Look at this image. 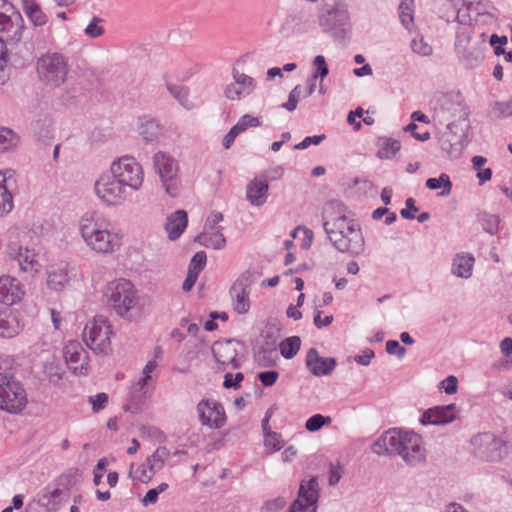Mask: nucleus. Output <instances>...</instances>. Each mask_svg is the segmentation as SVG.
Instances as JSON below:
<instances>
[{
    "label": "nucleus",
    "instance_id": "69168bd1",
    "mask_svg": "<svg viewBox=\"0 0 512 512\" xmlns=\"http://www.w3.org/2000/svg\"><path fill=\"white\" fill-rule=\"evenodd\" d=\"M506 43H507V37L506 36L499 37L498 35L493 34L490 37V44H491V46H493L494 52H495V54L497 56L505 54V50L503 48V45H505Z\"/></svg>",
    "mask_w": 512,
    "mask_h": 512
},
{
    "label": "nucleus",
    "instance_id": "b1692460",
    "mask_svg": "<svg viewBox=\"0 0 512 512\" xmlns=\"http://www.w3.org/2000/svg\"><path fill=\"white\" fill-rule=\"evenodd\" d=\"M137 131L146 143H151L160 139L164 128L156 119L143 116L137 120Z\"/></svg>",
    "mask_w": 512,
    "mask_h": 512
},
{
    "label": "nucleus",
    "instance_id": "7c9ffc66",
    "mask_svg": "<svg viewBox=\"0 0 512 512\" xmlns=\"http://www.w3.org/2000/svg\"><path fill=\"white\" fill-rule=\"evenodd\" d=\"M21 330L22 324L17 315L7 311L0 313V336L11 338L17 335Z\"/></svg>",
    "mask_w": 512,
    "mask_h": 512
},
{
    "label": "nucleus",
    "instance_id": "f03ea898",
    "mask_svg": "<svg viewBox=\"0 0 512 512\" xmlns=\"http://www.w3.org/2000/svg\"><path fill=\"white\" fill-rule=\"evenodd\" d=\"M377 455H398L409 466H419L426 461V448L422 437L410 431L391 429L382 434L372 445Z\"/></svg>",
    "mask_w": 512,
    "mask_h": 512
},
{
    "label": "nucleus",
    "instance_id": "4d7b16f0",
    "mask_svg": "<svg viewBox=\"0 0 512 512\" xmlns=\"http://www.w3.org/2000/svg\"><path fill=\"white\" fill-rule=\"evenodd\" d=\"M301 96V86L296 85L289 93L288 101L281 105L282 108L292 112L297 108Z\"/></svg>",
    "mask_w": 512,
    "mask_h": 512
},
{
    "label": "nucleus",
    "instance_id": "8fccbe9b",
    "mask_svg": "<svg viewBox=\"0 0 512 512\" xmlns=\"http://www.w3.org/2000/svg\"><path fill=\"white\" fill-rule=\"evenodd\" d=\"M223 221V214L218 211H212L205 222L203 231H223L220 223Z\"/></svg>",
    "mask_w": 512,
    "mask_h": 512
},
{
    "label": "nucleus",
    "instance_id": "a211bd4d",
    "mask_svg": "<svg viewBox=\"0 0 512 512\" xmlns=\"http://www.w3.org/2000/svg\"><path fill=\"white\" fill-rule=\"evenodd\" d=\"M66 363L75 375H86L89 371V355L77 340L66 343L63 349Z\"/></svg>",
    "mask_w": 512,
    "mask_h": 512
},
{
    "label": "nucleus",
    "instance_id": "338daca9",
    "mask_svg": "<svg viewBox=\"0 0 512 512\" xmlns=\"http://www.w3.org/2000/svg\"><path fill=\"white\" fill-rule=\"evenodd\" d=\"M278 376V372L270 370L259 373L258 378L264 386L269 387L277 381Z\"/></svg>",
    "mask_w": 512,
    "mask_h": 512
},
{
    "label": "nucleus",
    "instance_id": "5fc2aeb1",
    "mask_svg": "<svg viewBox=\"0 0 512 512\" xmlns=\"http://www.w3.org/2000/svg\"><path fill=\"white\" fill-rule=\"evenodd\" d=\"M206 261L207 256L204 251L196 252L189 263L188 270L191 272L196 271L197 274L199 275L200 272L204 269Z\"/></svg>",
    "mask_w": 512,
    "mask_h": 512
},
{
    "label": "nucleus",
    "instance_id": "f257e3e1",
    "mask_svg": "<svg viewBox=\"0 0 512 512\" xmlns=\"http://www.w3.org/2000/svg\"><path fill=\"white\" fill-rule=\"evenodd\" d=\"M323 228L331 244L341 253L358 256L365 250V240L359 224L348 215L339 201L326 203L322 213Z\"/></svg>",
    "mask_w": 512,
    "mask_h": 512
},
{
    "label": "nucleus",
    "instance_id": "603ef678",
    "mask_svg": "<svg viewBox=\"0 0 512 512\" xmlns=\"http://www.w3.org/2000/svg\"><path fill=\"white\" fill-rule=\"evenodd\" d=\"M167 488V483H161L156 488L148 490L145 496L141 499L142 505L147 507L155 504L158 501L159 494L167 490Z\"/></svg>",
    "mask_w": 512,
    "mask_h": 512
},
{
    "label": "nucleus",
    "instance_id": "c85d7f7f",
    "mask_svg": "<svg viewBox=\"0 0 512 512\" xmlns=\"http://www.w3.org/2000/svg\"><path fill=\"white\" fill-rule=\"evenodd\" d=\"M475 259L471 254L458 253L452 260L451 272L460 278H469L472 275Z\"/></svg>",
    "mask_w": 512,
    "mask_h": 512
},
{
    "label": "nucleus",
    "instance_id": "6e6552de",
    "mask_svg": "<svg viewBox=\"0 0 512 512\" xmlns=\"http://www.w3.org/2000/svg\"><path fill=\"white\" fill-rule=\"evenodd\" d=\"M113 334L110 322L103 316H96L89 321L83 330L85 344L96 354L107 355L111 352V336Z\"/></svg>",
    "mask_w": 512,
    "mask_h": 512
},
{
    "label": "nucleus",
    "instance_id": "f3484780",
    "mask_svg": "<svg viewBox=\"0 0 512 512\" xmlns=\"http://www.w3.org/2000/svg\"><path fill=\"white\" fill-rule=\"evenodd\" d=\"M199 421L203 426L220 429L226 424V415L221 403L212 399H203L197 405Z\"/></svg>",
    "mask_w": 512,
    "mask_h": 512
},
{
    "label": "nucleus",
    "instance_id": "774afa93",
    "mask_svg": "<svg viewBox=\"0 0 512 512\" xmlns=\"http://www.w3.org/2000/svg\"><path fill=\"white\" fill-rule=\"evenodd\" d=\"M286 505V500L283 497H277L272 500H268L265 502L263 509L271 512H277L284 508Z\"/></svg>",
    "mask_w": 512,
    "mask_h": 512
},
{
    "label": "nucleus",
    "instance_id": "09e8293b",
    "mask_svg": "<svg viewBox=\"0 0 512 512\" xmlns=\"http://www.w3.org/2000/svg\"><path fill=\"white\" fill-rule=\"evenodd\" d=\"M264 445L272 453L279 451L283 447L281 435L273 431L266 432L264 435Z\"/></svg>",
    "mask_w": 512,
    "mask_h": 512
},
{
    "label": "nucleus",
    "instance_id": "f704fd0d",
    "mask_svg": "<svg viewBox=\"0 0 512 512\" xmlns=\"http://www.w3.org/2000/svg\"><path fill=\"white\" fill-rule=\"evenodd\" d=\"M68 281H69V277H68V273L65 268L52 267L48 271L47 284L50 288H52L54 290H61L62 288L65 287V285L68 283Z\"/></svg>",
    "mask_w": 512,
    "mask_h": 512
},
{
    "label": "nucleus",
    "instance_id": "49530a36",
    "mask_svg": "<svg viewBox=\"0 0 512 512\" xmlns=\"http://www.w3.org/2000/svg\"><path fill=\"white\" fill-rule=\"evenodd\" d=\"M332 421L330 416H323L321 414H314L307 419L305 428L310 432H316L320 430L324 425L330 424Z\"/></svg>",
    "mask_w": 512,
    "mask_h": 512
},
{
    "label": "nucleus",
    "instance_id": "dca6fc26",
    "mask_svg": "<svg viewBox=\"0 0 512 512\" xmlns=\"http://www.w3.org/2000/svg\"><path fill=\"white\" fill-rule=\"evenodd\" d=\"M446 14L456 13L458 21L464 26L477 25L480 20L479 0H447Z\"/></svg>",
    "mask_w": 512,
    "mask_h": 512
},
{
    "label": "nucleus",
    "instance_id": "6e6d98bb",
    "mask_svg": "<svg viewBox=\"0 0 512 512\" xmlns=\"http://www.w3.org/2000/svg\"><path fill=\"white\" fill-rule=\"evenodd\" d=\"M313 64L316 68V71L314 74L311 75L314 79H317L318 77L323 80L329 73V69L325 60V57L323 55H317L314 58Z\"/></svg>",
    "mask_w": 512,
    "mask_h": 512
},
{
    "label": "nucleus",
    "instance_id": "20e7f679",
    "mask_svg": "<svg viewBox=\"0 0 512 512\" xmlns=\"http://www.w3.org/2000/svg\"><path fill=\"white\" fill-rule=\"evenodd\" d=\"M69 71V57L63 53L47 51L36 60V73L45 87H61L67 81Z\"/></svg>",
    "mask_w": 512,
    "mask_h": 512
},
{
    "label": "nucleus",
    "instance_id": "c03bdc74",
    "mask_svg": "<svg viewBox=\"0 0 512 512\" xmlns=\"http://www.w3.org/2000/svg\"><path fill=\"white\" fill-rule=\"evenodd\" d=\"M167 89L170 94L178 100V102L185 108L191 109L193 104L189 100L188 90L181 85L168 84Z\"/></svg>",
    "mask_w": 512,
    "mask_h": 512
},
{
    "label": "nucleus",
    "instance_id": "1a4fd4ad",
    "mask_svg": "<svg viewBox=\"0 0 512 512\" xmlns=\"http://www.w3.org/2000/svg\"><path fill=\"white\" fill-rule=\"evenodd\" d=\"M218 369H238L244 357L245 345L237 339L215 341L211 347Z\"/></svg>",
    "mask_w": 512,
    "mask_h": 512
},
{
    "label": "nucleus",
    "instance_id": "a18cd8bd",
    "mask_svg": "<svg viewBox=\"0 0 512 512\" xmlns=\"http://www.w3.org/2000/svg\"><path fill=\"white\" fill-rule=\"evenodd\" d=\"M104 20L98 16H93L86 28L84 29V34L86 37L90 39H96L101 37L105 33V28L103 26Z\"/></svg>",
    "mask_w": 512,
    "mask_h": 512
},
{
    "label": "nucleus",
    "instance_id": "0eeeda50",
    "mask_svg": "<svg viewBox=\"0 0 512 512\" xmlns=\"http://www.w3.org/2000/svg\"><path fill=\"white\" fill-rule=\"evenodd\" d=\"M28 404L23 384L9 373H0V410L20 414Z\"/></svg>",
    "mask_w": 512,
    "mask_h": 512
},
{
    "label": "nucleus",
    "instance_id": "2eb2a0df",
    "mask_svg": "<svg viewBox=\"0 0 512 512\" xmlns=\"http://www.w3.org/2000/svg\"><path fill=\"white\" fill-rule=\"evenodd\" d=\"M319 485L316 478L302 481L298 496L288 509V512H317Z\"/></svg>",
    "mask_w": 512,
    "mask_h": 512
},
{
    "label": "nucleus",
    "instance_id": "052dcab7",
    "mask_svg": "<svg viewBox=\"0 0 512 512\" xmlns=\"http://www.w3.org/2000/svg\"><path fill=\"white\" fill-rule=\"evenodd\" d=\"M244 379V375L241 372H237L236 374L227 373L224 377L223 386L225 388H234L238 389L240 387V382Z\"/></svg>",
    "mask_w": 512,
    "mask_h": 512
},
{
    "label": "nucleus",
    "instance_id": "3c124183",
    "mask_svg": "<svg viewBox=\"0 0 512 512\" xmlns=\"http://www.w3.org/2000/svg\"><path fill=\"white\" fill-rule=\"evenodd\" d=\"M275 349L261 347L255 354L257 362L263 367H269L274 364Z\"/></svg>",
    "mask_w": 512,
    "mask_h": 512
},
{
    "label": "nucleus",
    "instance_id": "cd10ccee",
    "mask_svg": "<svg viewBox=\"0 0 512 512\" xmlns=\"http://www.w3.org/2000/svg\"><path fill=\"white\" fill-rule=\"evenodd\" d=\"M188 223L185 210H177L167 217L165 230L170 240H176L185 230Z\"/></svg>",
    "mask_w": 512,
    "mask_h": 512
},
{
    "label": "nucleus",
    "instance_id": "393cba45",
    "mask_svg": "<svg viewBox=\"0 0 512 512\" xmlns=\"http://www.w3.org/2000/svg\"><path fill=\"white\" fill-rule=\"evenodd\" d=\"M268 181L265 177H256L250 181L246 188V198L251 205L262 206L268 196Z\"/></svg>",
    "mask_w": 512,
    "mask_h": 512
},
{
    "label": "nucleus",
    "instance_id": "9b49d317",
    "mask_svg": "<svg viewBox=\"0 0 512 512\" xmlns=\"http://www.w3.org/2000/svg\"><path fill=\"white\" fill-rule=\"evenodd\" d=\"M97 197L107 206L122 205L127 199V187L113 174L101 175L94 184Z\"/></svg>",
    "mask_w": 512,
    "mask_h": 512
},
{
    "label": "nucleus",
    "instance_id": "4c0bfd02",
    "mask_svg": "<svg viewBox=\"0 0 512 512\" xmlns=\"http://www.w3.org/2000/svg\"><path fill=\"white\" fill-rule=\"evenodd\" d=\"M169 456L170 451L166 447L160 446L151 456L146 459V462L149 464L150 470L156 474L164 467L165 461L169 458Z\"/></svg>",
    "mask_w": 512,
    "mask_h": 512
},
{
    "label": "nucleus",
    "instance_id": "ea45409f",
    "mask_svg": "<svg viewBox=\"0 0 512 512\" xmlns=\"http://www.w3.org/2000/svg\"><path fill=\"white\" fill-rule=\"evenodd\" d=\"M19 141V136L12 129L0 127V152H6L17 147Z\"/></svg>",
    "mask_w": 512,
    "mask_h": 512
},
{
    "label": "nucleus",
    "instance_id": "72a5a7b5",
    "mask_svg": "<svg viewBox=\"0 0 512 512\" xmlns=\"http://www.w3.org/2000/svg\"><path fill=\"white\" fill-rule=\"evenodd\" d=\"M425 185L430 190H437L442 188V190L438 193V195L442 197L449 196L452 191V182L449 175L446 173L440 174L438 178L427 179Z\"/></svg>",
    "mask_w": 512,
    "mask_h": 512
},
{
    "label": "nucleus",
    "instance_id": "f8f14e48",
    "mask_svg": "<svg viewBox=\"0 0 512 512\" xmlns=\"http://www.w3.org/2000/svg\"><path fill=\"white\" fill-rule=\"evenodd\" d=\"M7 255L18 266L19 272L26 277L34 278L41 271L39 256L32 248L11 243L7 247Z\"/></svg>",
    "mask_w": 512,
    "mask_h": 512
},
{
    "label": "nucleus",
    "instance_id": "864d4df0",
    "mask_svg": "<svg viewBox=\"0 0 512 512\" xmlns=\"http://www.w3.org/2000/svg\"><path fill=\"white\" fill-rule=\"evenodd\" d=\"M260 125L261 120L259 117L245 114L238 120L234 127L238 130L239 133H242L250 127H259Z\"/></svg>",
    "mask_w": 512,
    "mask_h": 512
},
{
    "label": "nucleus",
    "instance_id": "c9c22d12",
    "mask_svg": "<svg viewBox=\"0 0 512 512\" xmlns=\"http://www.w3.org/2000/svg\"><path fill=\"white\" fill-rule=\"evenodd\" d=\"M378 146L377 157L380 159H391L401 148L398 140L386 137L378 140Z\"/></svg>",
    "mask_w": 512,
    "mask_h": 512
},
{
    "label": "nucleus",
    "instance_id": "6ab92c4d",
    "mask_svg": "<svg viewBox=\"0 0 512 512\" xmlns=\"http://www.w3.org/2000/svg\"><path fill=\"white\" fill-rule=\"evenodd\" d=\"M250 285V274L246 272L240 275L230 289L233 309L240 315L248 313L250 309Z\"/></svg>",
    "mask_w": 512,
    "mask_h": 512
},
{
    "label": "nucleus",
    "instance_id": "4be33fe9",
    "mask_svg": "<svg viewBox=\"0 0 512 512\" xmlns=\"http://www.w3.org/2000/svg\"><path fill=\"white\" fill-rule=\"evenodd\" d=\"M25 295L24 286L15 277L4 275L0 277V302L14 305Z\"/></svg>",
    "mask_w": 512,
    "mask_h": 512
},
{
    "label": "nucleus",
    "instance_id": "39448f33",
    "mask_svg": "<svg viewBox=\"0 0 512 512\" xmlns=\"http://www.w3.org/2000/svg\"><path fill=\"white\" fill-rule=\"evenodd\" d=\"M10 4L0 0V83L3 84L5 76L2 75L8 62V45L16 44L22 37L24 28L22 16L19 13L7 15L2 9Z\"/></svg>",
    "mask_w": 512,
    "mask_h": 512
},
{
    "label": "nucleus",
    "instance_id": "473e14b6",
    "mask_svg": "<svg viewBox=\"0 0 512 512\" xmlns=\"http://www.w3.org/2000/svg\"><path fill=\"white\" fill-rule=\"evenodd\" d=\"M23 10L35 26H43L46 24L47 17L35 0H23Z\"/></svg>",
    "mask_w": 512,
    "mask_h": 512
},
{
    "label": "nucleus",
    "instance_id": "58836bf2",
    "mask_svg": "<svg viewBox=\"0 0 512 512\" xmlns=\"http://www.w3.org/2000/svg\"><path fill=\"white\" fill-rule=\"evenodd\" d=\"M399 18L402 25L410 30L414 24V0H402L399 4Z\"/></svg>",
    "mask_w": 512,
    "mask_h": 512
},
{
    "label": "nucleus",
    "instance_id": "aec40b11",
    "mask_svg": "<svg viewBox=\"0 0 512 512\" xmlns=\"http://www.w3.org/2000/svg\"><path fill=\"white\" fill-rule=\"evenodd\" d=\"M233 79L234 81L227 85L224 91L225 97L229 100H240L249 96L256 87L255 80L245 73L234 70Z\"/></svg>",
    "mask_w": 512,
    "mask_h": 512
},
{
    "label": "nucleus",
    "instance_id": "e2e57ef3",
    "mask_svg": "<svg viewBox=\"0 0 512 512\" xmlns=\"http://www.w3.org/2000/svg\"><path fill=\"white\" fill-rule=\"evenodd\" d=\"M440 385V388L443 389L446 394L451 395L457 392L458 379L455 376L450 375L441 381Z\"/></svg>",
    "mask_w": 512,
    "mask_h": 512
},
{
    "label": "nucleus",
    "instance_id": "37998d69",
    "mask_svg": "<svg viewBox=\"0 0 512 512\" xmlns=\"http://www.w3.org/2000/svg\"><path fill=\"white\" fill-rule=\"evenodd\" d=\"M155 474L150 470L149 464L145 461L141 465L135 468L134 464H131L129 470V476L133 480L140 481L142 483H148L151 481Z\"/></svg>",
    "mask_w": 512,
    "mask_h": 512
},
{
    "label": "nucleus",
    "instance_id": "de8ad7c7",
    "mask_svg": "<svg viewBox=\"0 0 512 512\" xmlns=\"http://www.w3.org/2000/svg\"><path fill=\"white\" fill-rule=\"evenodd\" d=\"M410 46L414 53L423 57L430 56L433 53L432 46L428 44L422 36L412 39Z\"/></svg>",
    "mask_w": 512,
    "mask_h": 512
},
{
    "label": "nucleus",
    "instance_id": "79ce46f5",
    "mask_svg": "<svg viewBox=\"0 0 512 512\" xmlns=\"http://www.w3.org/2000/svg\"><path fill=\"white\" fill-rule=\"evenodd\" d=\"M488 115L492 118L512 116V98L508 101H495L489 105Z\"/></svg>",
    "mask_w": 512,
    "mask_h": 512
},
{
    "label": "nucleus",
    "instance_id": "bf43d9fd",
    "mask_svg": "<svg viewBox=\"0 0 512 512\" xmlns=\"http://www.w3.org/2000/svg\"><path fill=\"white\" fill-rule=\"evenodd\" d=\"M88 401L92 405L93 411L99 412L100 410L105 408L108 402V395L104 392L98 393L94 396H90Z\"/></svg>",
    "mask_w": 512,
    "mask_h": 512
},
{
    "label": "nucleus",
    "instance_id": "a19ab883",
    "mask_svg": "<svg viewBox=\"0 0 512 512\" xmlns=\"http://www.w3.org/2000/svg\"><path fill=\"white\" fill-rule=\"evenodd\" d=\"M301 345L300 337L298 336H292L284 339L279 344V350L281 355L285 359H291L293 358L299 351Z\"/></svg>",
    "mask_w": 512,
    "mask_h": 512
},
{
    "label": "nucleus",
    "instance_id": "e433bc0d",
    "mask_svg": "<svg viewBox=\"0 0 512 512\" xmlns=\"http://www.w3.org/2000/svg\"><path fill=\"white\" fill-rule=\"evenodd\" d=\"M13 208V197L7 187V178L0 172V216L7 214Z\"/></svg>",
    "mask_w": 512,
    "mask_h": 512
},
{
    "label": "nucleus",
    "instance_id": "5701e85b",
    "mask_svg": "<svg viewBox=\"0 0 512 512\" xmlns=\"http://www.w3.org/2000/svg\"><path fill=\"white\" fill-rule=\"evenodd\" d=\"M305 363L308 370L315 376L329 375L336 366L334 358L321 357L316 348L308 350Z\"/></svg>",
    "mask_w": 512,
    "mask_h": 512
},
{
    "label": "nucleus",
    "instance_id": "ddd939ff",
    "mask_svg": "<svg viewBox=\"0 0 512 512\" xmlns=\"http://www.w3.org/2000/svg\"><path fill=\"white\" fill-rule=\"evenodd\" d=\"M153 165L159 174L166 193L176 197L179 192V181L177 179L178 165L173 157L165 152L159 151L153 157Z\"/></svg>",
    "mask_w": 512,
    "mask_h": 512
},
{
    "label": "nucleus",
    "instance_id": "a878e982",
    "mask_svg": "<svg viewBox=\"0 0 512 512\" xmlns=\"http://www.w3.org/2000/svg\"><path fill=\"white\" fill-rule=\"evenodd\" d=\"M147 386L148 384H142L140 381L132 385L129 401L124 406L126 411L137 414L144 409L150 396Z\"/></svg>",
    "mask_w": 512,
    "mask_h": 512
},
{
    "label": "nucleus",
    "instance_id": "412c9836",
    "mask_svg": "<svg viewBox=\"0 0 512 512\" xmlns=\"http://www.w3.org/2000/svg\"><path fill=\"white\" fill-rule=\"evenodd\" d=\"M456 418V406L454 404L435 406L426 409L419 422L424 425H445L451 423Z\"/></svg>",
    "mask_w": 512,
    "mask_h": 512
},
{
    "label": "nucleus",
    "instance_id": "c756f323",
    "mask_svg": "<svg viewBox=\"0 0 512 512\" xmlns=\"http://www.w3.org/2000/svg\"><path fill=\"white\" fill-rule=\"evenodd\" d=\"M484 442L487 460L499 461L507 454V446L502 439L492 434H485Z\"/></svg>",
    "mask_w": 512,
    "mask_h": 512
},
{
    "label": "nucleus",
    "instance_id": "0e129e2a",
    "mask_svg": "<svg viewBox=\"0 0 512 512\" xmlns=\"http://www.w3.org/2000/svg\"><path fill=\"white\" fill-rule=\"evenodd\" d=\"M324 139H325V135L324 134L308 136V137H305L301 142L296 144L294 146V148L297 149V150H304V149L308 148L312 144L313 145L320 144Z\"/></svg>",
    "mask_w": 512,
    "mask_h": 512
},
{
    "label": "nucleus",
    "instance_id": "423d86ee",
    "mask_svg": "<svg viewBox=\"0 0 512 512\" xmlns=\"http://www.w3.org/2000/svg\"><path fill=\"white\" fill-rule=\"evenodd\" d=\"M107 306L118 316L125 317L138 303V292L126 279H117L107 284L104 290Z\"/></svg>",
    "mask_w": 512,
    "mask_h": 512
},
{
    "label": "nucleus",
    "instance_id": "9d476101",
    "mask_svg": "<svg viewBox=\"0 0 512 512\" xmlns=\"http://www.w3.org/2000/svg\"><path fill=\"white\" fill-rule=\"evenodd\" d=\"M110 173L131 190L137 191L142 187L144 172L132 156H122L114 160L110 166Z\"/></svg>",
    "mask_w": 512,
    "mask_h": 512
},
{
    "label": "nucleus",
    "instance_id": "13d9d810",
    "mask_svg": "<svg viewBox=\"0 0 512 512\" xmlns=\"http://www.w3.org/2000/svg\"><path fill=\"white\" fill-rule=\"evenodd\" d=\"M482 221L484 222L482 223V226L487 233L491 235L497 233L500 223V219L497 215L485 214Z\"/></svg>",
    "mask_w": 512,
    "mask_h": 512
},
{
    "label": "nucleus",
    "instance_id": "7ed1b4c3",
    "mask_svg": "<svg viewBox=\"0 0 512 512\" xmlns=\"http://www.w3.org/2000/svg\"><path fill=\"white\" fill-rule=\"evenodd\" d=\"M78 230L86 246L97 254H112L121 246V237L113 230L111 222L95 211L82 215Z\"/></svg>",
    "mask_w": 512,
    "mask_h": 512
},
{
    "label": "nucleus",
    "instance_id": "680f3d73",
    "mask_svg": "<svg viewBox=\"0 0 512 512\" xmlns=\"http://www.w3.org/2000/svg\"><path fill=\"white\" fill-rule=\"evenodd\" d=\"M386 352L390 355H396L398 358H403L406 354V349L399 344L396 340H388L386 342Z\"/></svg>",
    "mask_w": 512,
    "mask_h": 512
},
{
    "label": "nucleus",
    "instance_id": "bb28decb",
    "mask_svg": "<svg viewBox=\"0 0 512 512\" xmlns=\"http://www.w3.org/2000/svg\"><path fill=\"white\" fill-rule=\"evenodd\" d=\"M349 21V13L342 5H336L320 17V24L325 31L344 26Z\"/></svg>",
    "mask_w": 512,
    "mask_h": 512
},
{
    "label": "nucleus",
    "instance_id": "4468645a",
    "mask_svg": "<svg viewBox=\"0 0 512 512\" xmlns=\"http://www.w3.org/2000/svg\"><path fill=\"white\" fill-rule=\"evenodd\" d=\"M471 26L463 28L456 40V50L466 68H476L479 64V41L472 37Z\"/></svg>",
    "mask_w": 512,
    "mask_h": 512
},
{
    "label": "nucleus",
    "instance_id": "2f4dec72",
    "mask_svg": "<svg viewBox=\"0 0 512 512\" xmlns=\"http://www.w3.org/2000/svg\"><path fill=\"white\" fill-rule=\"evenodd\" d=\"M194 241L214 250H221L226 246V238L223 231H202L195 237Z\"/></svg>",
    "mask_w": 512,
    "mask_h": 512
}]
</instances>
